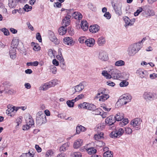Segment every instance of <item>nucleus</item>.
Masks as SVG:
<instances>
[{
	"mask_svg": "<svg viewBox=\"0 0 157 157\" xmlns=\"http://www.w3.org/2000/svg\"><path fill=\"white\" fill-rule=\"evenodd\" d=\"M86 150L87 151L89 155H91L93 154H95L96 153L97 150L93 147L89 148L87 147Z\"/></svg>",
	"mask_w": 157,
	"mask_h": 157,
	"instance_id": "nucleus-35",
	"label": "nucleus"
},
{
	"mask_svg": "<svg viewBox=\"0 0 157 157\" xmlns=\"http://www.w3.org/2000/svg\"><path fill=\"white\" fill-rule=\"evenodd\" d=\"M7 107L8 109L6 110V113L8 115H10V113H13V112L14 111L16 113L19 108L14 106L11 107L10 105H8Z\"/></svg>",
	"mask_w": 157,
	"mask_h": 157,
	"instance_id": "nucleus-10",
	"label": "nucleus"
},
{
	"mask_svg": "<svg viewBox=\"0 0 157 157\" xmlns=\"http://www.w3.org/2000/svg\"><path fill=\"white\" fill-rule=\"evenodd\" d=\"M52 63L53 64L56 66L59 65V63L58 61L56 59H54L52 61Z\"/></svg>",
	"mask_w": 157,
	"mask_h": 157,
	"instance_id": "nucleus-64",
	"label": "nucleus"
},
{
	"mask_svg": "<svg viewBox=\"0 0 157 157\" xmlns=\"http://www.w3.org/2000/svg\"><path fill=\"white\" fill-rule=\"evenodd\" d=\"M61 3H60L59 2H55V5H54V6L55 7H56L57 8H60L62 6Z\"/></svg>",
	"mask_w": 157,
	"mask_h": 157,
	"instance_id": "nucleus-60",
	"label": "nucleus"
},
{
	"mask_svg": "<svg viewBox=\"0 0 157 157\" xmlns=\"http://www.w3.org/2000/svg\"><path fill=\"white\" fill-rule=\"evenodd\" d=\"M98 58L102 61H106L108 60V57L105 52L101 51L99 52Z\"/></svg>",
	"mask_w": 157,
	"mask_h": 157,
	"instance_id": "nucleus-12",
	"label": "nucleus"
},
{
	"mask_svg": "<svg viewBox=\"0 0 157 157\" xmlns=\"http://www.w3.org/2000/svg\"><path fill=\"white\" fill-rule=\"evenodd\" d=\"M101 74L103 76L106 78L107 79H110V75L109 74V71L108 72L106 71H103L102 72Z\"/></svg>",
	"mask_w": 157,
	"mask_h": 157,
	"instance_id": "nucleus-37",
	"label": "nucleus"
},
{
	"mask_svg": "<svg viewBox=\"0 0 157 157\" xmlns=\"http://www.w3.org/2000/svg\"><path fill=\"white\" fill-rule=\"evenodd\" d=\"M124 132V130L121 128L115 130L110 134V136L112 138H119L121 136Z\"/></svg>",
	"mask_w": 157,
	"mask_h": 157,
	"instance_id": "nucleus-4",
	"label": "nucleus"
},
{
	"mask_svg": "<svg viewBox=\"0 0 157 157\" xmlns=\"http://www.w3.org/2000/svg\"><path fill=\"white\" fill-rule=\"evenodd\" d=\"M76 133L77 134H79L80 132H84L86 130V128L82 126H77L76 127Z\"/></svg>",
	"mask_w": 157,
	"mask_h": 157,
	"instance_id": "nucleus-28",
	"label": "nucleus"
},
{
	"mask_svg": "<svg viewBox=\"0 0 157 157\" xmlns=\"http://www.w3.org/2000/svg\"><path fill=\"white\" fill-rule=\"evenodd\" d=\"M46 116L42 111H39L36 115V122L37 124L39 125L46 122Z\"/></svg>",
	"mask_w": 157,
	"mask_h": 157,
	"instance_id": "nucleus-2",
	"label": "nucleus"
},
{
	"mask_svg": "<svg viewBox=\"0 0 157 157\" xmlns=\"http://www.w3.org/2000/svg\"><path fill=\"white\" fill-rule=\"evenodd\" d=\"M143 97L146 100L152 101V93L149 92H145L144 94Z\"/></svg>",
	"mask_w": 157,
	"mask_h": 157,
	"instance_id": "nucleus-23",
	"label": "nucleus"
},
{
	"mask_svg": "<svg viewBox=\"0 0 157 157\" xmlns=\"http://www.w3.org/2000/svg\"><path fill=\"white\" fill-rule=\"evenodd\" d=\"M29 29H31L32 31L34 30V28L33 26L30 24L29 22H27L26 23Z\"/></svg>",
	"mask_w": 157,
	"mask_h": 157,
	"instance_id": "nucleus-58",
	"label": "nucleus"
},
{
	"mask_svg": "<svg viewBox=\"0 0 157 157\" xmlns=\"http://www.w3.org/2000/svg\"><path fill=\"white\" fill-rule=\"evenodd\" d=\"M70 17L66 16L62 21V25L64 27H66L69 25L70 22Z\"/></svg>",
	"mask_w": 157,
	"mask_h": 157,
	"instance_id": "nucleus-18",
	"label": "nucleus"
},
{
	"mask_svg": "<svg viewBox=\"0 0 157 157\" xmlns=\"http://www.w3.org/2000/svg\"><path fill=\"white\" fill-rule=\"evenodd\" d=\"M73 157H81V155L80 152H75L72 155Z\"/></svg>",
	"mask_w": 157,
	"mask_h": 157,
	"instance_id": "nucleus-57",
	"label": "nucleus"
},
{
	"mask_svg": "<svg viewBox=\"0 0 157 157\" xmlns=\"http://www.w3.org/2000/svg\"><path fill=\"white\" fill-rule=\"evenodd\" d=\"M19 43V40L16 38H13L11 42V47L17 48Z\"/></svg>",
	"mask_w": 157,
	"mask_h": 157,
	"instance_id": "nucleus-25",
	"label": "nucleus"
},
{
	"mask_svg": "<svg viewBox=\"0 0 157 157\" xmlns=\"http://www.w3.org/2000/svg\"><path fill=\"white\" fill-rule=\"evenodd\" d=\"M55 51H53L51 49H49L48 50V55L51 57H52L55 56Z\"/></svg>",
	"mask_w": 157,
	"mask_h": 157,
	"instance_id": "nucleus-46",
	"label": "nucleus"
},
{
	"mask_svg": "<svg viewBox=\"0 0 157 157\" xmlns=\"http://www.w3.org/2000/svg\"><path fill=\"white\" fill-rule=\"evenodd\" d=\"M63 42L64 44L70 46H72L74 44L75 42L71 37H67L63 39Z\"/></svg>",
	"mask_w": 157,
	"mask_h": 157,
	"instance_id": "nucleus-11",
	"label": "nucleus"
},
{
	"mask_svg": "<svg viewBox=\"0 0 157 157\" xmlns=\"http://www.w3.org/2000/svg\"><path fill=\"white\" fill-rule=\"evenodd\" d=\"M102 111V110L100 108H97L96 106V109L93 110V114L95 115H100Z\"/></svg>",
	"mask_w": 157,
	"mask_h": 157,
	"instance_id": "nucleus-39",
	"label": "nucleus"
},
{
	"mask_svg": "<svg viewBox=\"0 0 157 157\" xmlns=\"http://www.w3.org/2000/svg\"><path fill=\"white\" fill-rule=\"evenodd\" d=\"M79 108L86 109L93 111L96 109V106L94 105L87 102H84L78 105Z\"/></svg>",
	"mask_w": 157,
	"mask_h": 157,
	"instance_id": "nucleus-6",
	"label": "nucleus"
},
{
	"mask_svg": "<svg viewBox=\"0 0 157 157\" xmlns=\"http://www.w3.org/2000/svg\"><path fill=\"white\" fill-rule=\"evenodd\" d=\"M70 143L67 142L64 143L60 147L59 150L60 151H65L67 150L68 147L69 146Z\"/></svg>",
	"mask_w": 157,
	"mask_h": 157,
	"instance_id": "nucleus-26",
	"label": "nucleus"
},
{
	"mask_svg": "<svg viewBox=\"0 0 157 157\" xmlns=\"http://www.w3.org/2000/svg\"><path fill=\"white\" fill-rule=\"evenodd\" d=\"M76 101L75 99H72L71 100H68L67 101V104L68 106L70 107H73L74 102Z\"/></svg>",
	"mask_w": 157,
	"mask_h": 157,
	"instance_id": "nucleus-38",
	"label": "nucleus"
},
{
	"mask_svg": "<svg viewBox=\"0 0 157 157\" xmlns=\"http://www.w3.org/2000/svg\"><path fill=\"white\" fill-rule=\"evenodd\" d=\"M143 10V8L142 7H139L136 11L134 13V15L135 16H137L138 15L139 13L141 12Z\"/></svg>",
	"mask_w": 157,
	"mask_h": 157,
	"instance_id": "nucleus-51",
	"label": "nucleus"
},
{
	"mask_svg": "<svg viewBox=\"0 0 157 157\" xmlns=\"http://www.w3.org/2000/svg\"><path fill=\"white\" fill-rule=\"evenodd\" d=\"M114 10L118 16L121 15L122 14L121 6L119 5H118V6H117Z\"/></svg>",
	"mask_w": 157,
	"mask_h": 157,
	"instance_id": "nucleus-33",
	"label": "nucleus"
},
{
	"mask_svg": "<svg viewBox=\"0 0 157 157\" xmlns=\"http://www.w3.org/2000/svg\"><path fill=\"white\" fill-rule=\"evenodd\" d=\"M77 15L74 17L75 19H80L82 18V16L81 13H77Z\"/></svg>",
	"mask_w": 157,
	"mask_h": 157,
	"instance_id": "nucleus-56",
	"label": "nucleus"
},
{
	"mask_svg": "<svg viewBox=\"0 0 157 157\" xmlns=\"http://www.w3.org/2000/svg\"><path fill=\"white\" fill-rule=\"evenodd\" d=\"M103 157H113L111 151H106L103 154Z\"/></svg>",
	"mask_w": 157,
	"mask_h": 157,
	"instance_id": "nucleus-42",
	"label": "nucleus"
},
{
	"mask_svg": "<svg viewBox=\"0 0 157 157\" xmlns=\"http://www.w3.org/2000/svg\"><path fill=\"white\" fill-rule=\"evenodd\" d=\"M88 6L89 8L91 10L94 11L95 10L94 5L91 3H89L88 4Z\"/></svg>",
	"mask_w": 157,
	"mask_h": 157,
	"instance_id": "nucleus-53",
	"label": "nucleus"
},
{
	"mask_svg": "<svg viewBox=\"0 0 157 157\" xmlns=\"http://www.w3.org/2000/svg\"><path fill=\"white\" fill-rule=\"evenodd\" d=\"M119 72L118 70L115 69H111L109 70V74L110 75V78H112L114 79H117L120 78V75Z\"/></svg>",
	"mask_w": 157,
	"mask_h": 157,
	"instance_id": "nucleus-7",
	"label": "nucleus"
},
{
	"mask_svg": "<svg viewBox=\"0 0 157 157\" xmlns=\"http://www.w3.org/2000/svg\"><path fill=\"white\" fill-rule=\"evenodd\" d=\"M67 15L66 16L69 17L70 18L71 16H72L74 12L73 9L68 10L67 11Z\"/></svg>",
	"mask_w": 157,
	"mask_h": 157,
	"instance_id": "nucleus-45",
	"label": "nucleus"
},
{
	"mask_svg": "<svg viewBox=\"0 0 157 157\" xmlns=\"http://www.w3.org/2000/svg\"><path fill=\"white\" fill-rule=\"evenodd\" d=\"M84 88V86L80 83L75 86V90L76 92L81 91Z\"/></svg>",
	"mask_w": 157,
	"mask_h": 157,
	"instance_id": "nucleus-31",
	"label": "nucleus"
},
{
	"mask_svg": "<svg viewBox=\"0 0 157 157\" xmlns=\"http://www.w3.org/2000/svg\"><path fill=\"white\" fill-rule=\"evenodd\" d=\"M82 140L81 139L77 140L74 144L73 147L75 148H77L82 145Z\"/></svg>",
	"mask_w": 157,
	"mask_h": 157,
	"instance_id": "nucleus-29",
	"label": "nucleus"
},
{
	"mask_svg": "<svg viewBox=\"0 0 157 157\" xmlns=\"http://www.w3.org/2000/svg\"><path fill=\"white\" fill-rule=\"evenodd\" d=\"M1 31L3 32L4 35L8 36L10 35V33L8 30L6 28H3L1 29Z\"/></svg>",
	"mask_w": 157,
	"mask_h": 157,
	"instance_id": "nucleus-48",
	"label": "nucleus"
},
{
	"mask_svg": "<svg viewBox=\"0 0 157 157\" xmlns=\"http://www.w3.org/2000/svg\"><path fill=\"white\" fill-rule=\"evenodd\" d=\"M129 83L126 80H123L120 83V86L121 87H126L128 85Z\"/></svg>",
	"mask_w": 157,
	"mask_h": 157,
	"instance_id": "nucleus-44",
	"label": "nucleus"
},
{
	"mask_svg": "<svg viewBox=\"0 0 157 157\" xmlns=\"http://www.w3.org/2000/svg\"><path fill=\"white\" fill-rule=\"evenodd\" d=\"M100 27L98 25H91L89 30L90 32L92 33H96L99 30Z\"/></svg>",
	"mask_w": 157,
	"mask_h": 157,
	"instance_id": "nucleus-16",
	"label": "nucleus"
},
{
	"mask_svg": "<svg viewBox=\"0 0 157 157\" xmlns=\"http://www.w3.org/2000/svg\"><path fill=\"white\" fill-rule=\"evenodd\" d=\"M19 0H9V6L10 8H15Z\"/></svg>",
	"mask_w": 157,
	"mask_h": 157,
	"instance_id": "nucleus-22",
	"label": "nucleus"
},
{
	"mask_svg": "<svg viewBox=\"0 0 157 157\" xmlns=\"http://www.w3.org/2000/svg\"><path fill=\"white\" fill-rule=\"evenodd\" d=\"M56 58L59 60L60 63L61 64V66L63 67L65 65V63L64 61V59L61 53L60 55H58L56 56Z\"/></svg>",
	"mask_w": 157,
	"mask_h": 157,
	"instance_id": "nucleus-24",
	"label": "nucleus"
},
{
	"mask_svg": "<svg viewBox=\"0 0 157 157\" xmlns=\"http://www.w3.org/2000/svg\"><path fill=\"white\" fill-rule=\"evenodd\" d=\"M35 148L38 152H40L42 150L41 148L38 145L36 144L35 145Z\"/></svg>",
	"mask_w": 157,
	"mask_h": 157,
	"instance_id": "nucleus-62",
	"label": "nucleus"
},
{
	"mask_svg": "<svg viewBox=\"0 0 157 157\" xmlns=\"http://www.w3.org/2000/svg\"><path fill=\"white\" fill-rule=\"evenodd\" d=\"M124 61L122 60H119L116 61L115 63V65L117 66H122L124 65Z\"/></svg>",
	"mask_w": 157,
	"mask_h": 157,
	"instance_id": "nucleus-43",
	"label": "nucleus"
},
{
	"mask_svg": "<svg viewBox=\"0 0 157 157\" xmlns=\"http://www.w3.org/2000/svg\"><path fill=\"white\" fill-rule=\"evenodd\" d=\"M115 122V117H114V116L113 115H111L107 117L105 120L106 124L109 126V128H112L111 126Z\"/></svg>",
	"mask_w": 157,
	"mask_h": 157,
	"instance_id": "nucleus-8",
	"label": "nucleus"
},
{
	"mask_svg": "<svg viewBox=\"0 0 157 157\" xmlns=\"http://www.w3.org/2000/svg\"><path fill=\"white\" fill-rule=\"evenodd\" d=\"M49 37L50 40L55 44H58L59 43V41L53 33H51L50 34Z\"/></svg>",
	"mask_w": 157,
	"mask_h": 157,
	"instance_id": "nucleus-20",
	"label": "nucleus"
},
{
	"mask_svg": "<svg viewBox=\"0 0 157 157\" xmlns=\"http://www.w3.org/2000/svg\"><path fill=\"white\" fill-rule=\"evenodd\" d=\"M84 97V95L82 94H81L78 95L75 98V100L76 101H78L79 99H82Z\"/></svg>",
	"mask_w": 157,
	"mask_h": 157,
	"instance_id": "nucleus-55",
	"label": "nucleus"
},
{
	"mask_svg": "<svg viewBox=\"0 0 157 157\" xmlns=\"http://www.w3.org/2000/svg\"><path fill=\"white\" fill-rule=\"evenodd\" d=\"M81 26L82 29L84 31H86L88 29V23L86 21H82Z\"/></svg>",
	"mask_w": 157,
	"mask_h": 157,
	"instance_id": "nucleus-30",
	"label": "nucleus"
},
{
	"mask_svg": "<svg viewBox=\"0 0 157 157\" xmlns=\"http://www.w3.org/2000/svg\"><path fill=\"white\" fill-rule=\"evenodd\" d=\"M32 8L31 6H29L28 4H26L24 6L23 9L25 11L28 12L31 10Z\"/></svg>",
	"mask_w": 157,
	"mask_h": 157,
	"instance_id": "nucleus-47",
	"label": "nucleus"
},
{
	"mask_svg": "<svg viewBox=\"0 0 157 157\" xmlns=\"http://www.w3.org/2000/svg\"><path fill=\"white\" fill-rule=\"evenodd\" d=\"M25 121L26 124L23 127L24 130H28L31 128V126L34 125V124L33 120L30 115H29L28 117H26Z\"/></svg>",
	"mask_w": 157,
	"mask_h": 157,
	"instance_id": "nucleus-5",
	"label": "nucleus"
},
{
	"mask_svg": "<svg viewBox=\"0 0 157 157\" xmlns=\"http://www.w3.org/2000/svg\"><path fill=\"white\" fill-rule=\"evenodd\" d=\"M124 130V131H125V133L128 134H131L132 132V129L129 127L125 128Z\"/></svg>",
	"mask_w": 157,
	"mask_h": 157,
	"instance_id": "nucleus-49",
	"label": "nucleus"
},
{
	"mask_svg": "<svg viewBox=\"0 0 157 157\" xmlns=\"http://www.w3.org/2000/svg\"><path fill=\"white\" fill-rule=\"evenodd\" d=\"M31 46L33 47V49L35 51H39L40 49V47L37 43L32 42L31 44Z\"/></svg>",
	"mask_w": 157,
	"mask_h": 157,
	"instance_id": "nucleus-34",
	"label": "nucleus"
},
{
	"mask_svg": "<svg viewBox=\"0 0 157 157\" xmlns=\"http://www.w3.org/2000/svg\"><path fill=\"white\" fill-rule=\"evenodd\" d=\"M140 121H141V120L140 119L135 118L131 121L130 124L132 126L135 127L139 125L140 124Z\"/></svg>",
	"mask_w": 157,
	"mask_h": 157,
	"instance_id": "nucleus-15",
	"label": "nucleus"
},
{
	"mask_svg": "<svg viewBox=\"0 0 157 157\" xmlns=\"http://www.w3.org/2000/svg\"><path fill=\"white\" fill-rule=\"evenodd\" d=\"M104 134L102 132H101L98 135L96 134L94 136V138L95 140H98L101 139L103 138V136Z\"/></svg>",
	"mask_w": 157,
	"mask_h": 157,
	"instance_id": "nucleus-40",
	"label": "nucleus"
},
{
	"mask_svg": "<svg viewBox=\"0 0 157 157\" xmlns=\"http://www.w3.org/2000/svg\"><path fill=\"white\" fill-rule=\"evenodd\" d=\"M107 84L111 86H114L115 85V83L110 81H108L107 82Z\"/></svg>",
	"mask_w": 157,
	"mask_h": 157,
	"instance_id": "nucleus-59",
	"label": "nucleus"
},
{
	"mask_svg": "<svg viewBox=\"0 0 157 157\" xmlns=\"http://www.w3.org/2000/svg\"><path fill=\"white\" fill-rule=\"evenodd\" d=\"M104 16L108 19H110L111 17V15L109 12H106L104 15Z\"/></svg>",
	"mask_w": 157,
	"mask_h": 157,
	"instance_id": "nucleus-54",
	"label": "nucleus"
},
{
	"mask_svg": "<svg viewBox=\"0 0 157 157\" xmlns=\"http://www.w3.org/2000/svg\"><path fill=\"white\" fill-rule=\"evenodd\" d=\"M124 115L123 113H118L114 116L116 121H120L124 119Z\"/></svg>",
	"mask_w": 157,
	"mask_h": 157,
	"instance_id": "nucleus-17",
	"label": "nucleus"
},
{
	"mask_svg": "<svg viewBox=\"0 0 157 157\" xmlns=\"http://www.w3.org/2000/svg\"><path fill=\"white\" fill-rule=\"evenodd\" d=\"M55 85L56 82L53 80H52L44 84L41 87V90H45L49 88L54 86Z\"/></svg>",
	"mask_w": 157,
	"mask_h": 157,
	"instance_id": "nucleus-9",
	"label": "nucleus"
},
{
	"mask_svg": "<svg viewBox=\"0 0 157 157\" xmlns=\"http://www.w3.org/2000/svg\"><path fill=\"white\" fill-rule=\"evenodd\" d=\"M122 121L120 123H119V125L121 127H122L126 124L128 123V119L126 118L122 120Z\"/></svg>",
	"mask_w": 157,
	"mask_h": 157,
	"instance_id": "nucleus-41",
	"label": "nucleus"
},
{
	"mask_svg": "<svg viewBox=\"0 0 157 157\" xmlns=\"http://www.w3.org/2000/svg\"><path fill=\"white\" fill-rule=\"evenodd\" d=\"M123 97L125 99V100L126 101L124 103V105H125L127 102L130 101L132 99V97L129 94L127 95H125Z\"/></svg>",
	"mask_w": 157,
	"mask_h": 157,
	"instance_id": "nucleus-36",
	"label": "nucleus"
},
{
	"mask_svg": "<svg viewBox=\"0 0 157 157\" xmlns=\"http://www.w3.org/2000/svg\"><path fill=\"white\" fill-rule=\"evenodd\" d=\"M105 92L103 88H101L98 91V93L95 98H100L99 101H104L109 98V96L107 94H105Z\"/></svg>",
	"mask_w": 157,
	"mask_h": 157,
	"instance_id": "nucleus-3",
	"label": "nucleus"
},
{
	"mask_svg": "<svg viewBox=\"0 0 157 157\" xmlns=\"http://www.w3.org/2000/svg\"><path fill=\"white\" fill-rule=\"evenodd\" d=\"M157 77V74L155 73H153L150 75V78L151 79H155Z\"/></svg>",
	"mask_w": 157,
	"mask_h": 157,
	"instance_id": "nucleus-63",
	"label": "nucleus"
},
{
	"mask_svg": "<svg viewBox=\"0 0 157 157\" xmlns=\"http://www.w3.org/2000/svg\"><path fill=\"white\" fill-rule=\"evenodd\" d=\"M53 154V151L52 150H50L47 152L46 156V157H51Z\"/></svg>",
	"mask_w": 157,
	"mask_h": 157,
	"instance_id": "nucleus-50",
	"label": "nucleus"
},
{
	"mask_svg": "<svg viewBox=\"0 0 157 157\" xmlns=\"http://www.w3.org/2000/svg\"><path fill=\"white\" fill-rule=\"evenodd\" d=\"M94 40L92 38H89L85 41V43L89 47L93 46L95 43Z\"/></svg>",
	"mask_w": 157,
	"mask_h": 157,
	"instance_id": "nucleus-21",
	"label": "nucleus"
},
{
	"mask_svg": "<svg viewBox=\"0 0 157 157\" xmlns=\"http://www.w3.org/2000/svg\"><path fill=\"white\" fill-rule=\"evenodd\" d=\"M17 48L10 47L9 49V55L11 58L14 59L16 57V49Z\"/></svg>",
	"mask_w": 157,
	"mask_h": 157,
	"instance_id": "nucleus-14",
	"label": "nucleus"
},
{
	"mask_svg": "<svg viewBox=\"0 0 157 157\" xmlns=\"http://www.w3.org/2000/svg\"><path fill=\"white\" fill-rule=\"evenodd\" d=\"M85 37L82 36V37H80L78 39V41L80 43H83L84 42H85Z\"/></svg>",
	"mask_w": 157,
	"mask_h": 157,
	"instance_id": "nucleus-61",
	"label": "nucleus"
},
{
	"mask_svg": "<svg viewBox=\"0 0 157 157\" xmlns=\"http://www.w3.org/2000/svg\"><path fill=\"white\" fill-rule=\"evenodd\" d=\"M142 45L139 42L129 46L127 50L128 54L130 56L134 55L141 49Z\"/></svg>",
	"mask_w": 157,
	"mask_h": 157,
	"instance_id": "nucleus-1",
	"label": "nucleus"
},
{
	"mask_svg": "<svg viewBox=\"0 0 157 157\" xmlns=\"http://www.w3.org/2000/svg\"><path fill=\"white\" fill-rule=\"evenodd\" d=\"M123 19L125 23V27L131 26L133 24V22L132 21H131L130 19L128 17L125 16L123 17Z\"/></svg>",
	"mask_w": 157,
	"mask_h": 157,
	"instance_id": "nucleus-19",
	"label": "nucleus"
},
{
	"mask_svg": "<svg viewBox=\"0 0 157 157\" xmlns=\"http://www.w3.org/2000/svg\"><path fill=\"white\" fill-rule=\"evenodd\" d=\"M105 42V38L103 36H101L98 39L97 43L99 46L103 45Z\"/></svg>",
	"mask_w": 157,
	"mask_h": 157,
	"instance_id": "nucleus-32",
	"label": "nucleus"
},
{
	"mask_svg": "<svg viewBox=\"0 0 157 157\" xmlns=\"http://www.w3.org/2000/svg\"><path fill=\"white\" fill-rule=\"evenodd\" d=\"M136 73L138 74L140 78H143L147 75V71L145 70H142L141 69H139L137 70Z\"/></svg>",
	"mask_w": 157,
	"mask_h": 157,
	"instance_id": "nucleus-13",
	"label": "nucleus"
},
{
	"mask_svg": "<svg viewBox=\"0 0 157 157\" xmlns=\"http://www.w3.org/2000/svg\"><path fill=\"white\" fill-rule=\"evenodd\" d=\"M36 38L37 40H38L39 42H40L42 41V38L40 33H36Z\"/></svg>",
	"mask_w": 157,
	"mask_h": 157,
	"instance_id": "nucleus-52",
	"label": "nucleus"
},
{
	"mask_svg": "<svg viewBox=\"0 0 157 157\" xmlns=\"http://www.w3.org/2000/svg\"><path fill=\"white\" fill-rule=\"evenodd\" d=\"M67 31V28L63 26H62L59 28L58 32L59 35H63L66 33Z\"/></svg>",
	"mask_w": 157,
	"mask_h": 157,
	"instance_id": "nucleus-27",
	"label": "nucleus"
}]
</instances>
